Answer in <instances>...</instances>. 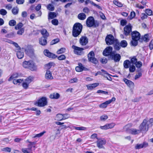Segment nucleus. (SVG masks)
Listing matches in <instances>:
<instances>
[{"label": "nucleus", "mask_w": 153, "mask_h": 153, "mask_svg": "<svg viewBox=\"0 0 153 153\" xmlns=\"http://www.w3.org/2000/svg\"><path fill=\"white\" fill-rule=\"evenodd\" d=\"M45 131H43V132L40 133L39 134H36L34 137H42L43 135V134L46 133Z\"/></svg>", "instance_id": "nucleus-54"}, {"label": "nucleus", "mask_w": 153, "mask_h": 153, "mask_svg": "<svg viewBox=\"0 0 153 153\" xmlns=\"http://www.w3.org/2000/svg\"><path fill=\"white\" fill-rule=\"evenodd\" d=\"M149 49L150 50H152L153 49V40H152L150 42L149 45Z\"/></svg>", "instance_id": "nucleus-64"}, {"label": "nucleus", "mask_w": 153, "mask_h": 153, "mask_svg": "<svg viewBox=\"0 0 153 153\" xmlns=\"http://www.w3.org/2000/svg\"><path fill=\"white\" fill-rule=\"evenodd\" d=\"M135 65L136 67L137 68H140L142 65V63L140 61H137Z\"/></svg>", "instance_id": "nucleus-59"}, {"label": "nucleus", "mask_w": 153, "mask_h": 153, "mask_svg": "<svg viewBox=\"0 0 153 153\" xmlns=\"http://www.w3.org/2000/svg\"><path fill=\"white\" fill-rule=\"evenodd\" d=\"M50 97L51 99H58L60 97V95L58 93H53L50 95Z\"/></svg>", "instance_id": "nucleus-26"}, {"label": "nucleus", "mask_w": 153, "mask_h": 153, "mask_svg": "<svg viewBox=\"0 0 153 153\" xmlns=\"http://www.w3.org/2000/svg\"><path fill=\"white\" fill-rule=\"evenodd\" d=\"M32 80L31 77L30 76H29L25 79V82H27L29 84L31 82Z\"/></svg>", "instance_id": "nucleus-61"}, {"label": "nucleus", "mask_w": 153, "mask_h": 153, "mask_svg": "<svg viewBox=\"0 0 153 153\" xmlns=\"http://www.w3.org/2000/svg\"><path fill=\"white\" fill-rule=\"evenodd\" d=\"M89 61L95 64H97L98 63V61L95 56L92 58H90L88 59Z\"/></svg>", "instance_id": "nucleus-31"}, {"label": "nucleus", "mask_w": 153, "mask_h": 153, "mask_svg": "<svg viewBox=\"0 0 153 153\" xmlns=\"http://www.w3.org/2000/svg\"><path fill=\"white\" fill-rule=\"evenodd\" d=\"M47 8L50 11H53L54 10V7L51 4H49L47 6Z\"/></svg>", "instance_id": "nucleus-55"}, {"label": "nucleus", "mask_w": 153, "mask_h": 153, "mask_svg": "<svg viewBox=\"0 0 153 153\" xmlns=\"http://www.w3.org/2000/svg\"><path fill=\"white\" fill-rule=\"evenodd\" d=\"M135 16V13L134 11H132L131 12L130 15L128 17V18L130 20L132 19Z\"/></svg>", "instance_id": "nucleus-47"}, {"label": "nucleus", "mask_w": 153, "mask_h": 153, "mask_svg": "<svg viewBox=\"0 0 153 153\" xmlns=\"http://www.w3.org/2000/svg\"><path fill=\"white\" fill-rule=\"evenodd\" d=\"M82 25L81 23L78 22L75 23L73 27V36L75 37L78 36L82 32Z\"/></svg>", "instance_id": "nucleus-2"}, {"label": "nucleus", "mask_w": 153, "mask_h": 153, "mask_svg": "<svg viewBox=\"0 0 153 153\" xmlns=\"http://www.w3.org/2000/svg\"><path fill=\"white\" fill-rule=\"evenodd\" d=\"M114 60L115 62H119L121 59V56L118 53H112L109 58Z\"/></svg>", "instance_id": "nucleus-11"}, {"label": "nucleus", "mask_w": 153, "mask_h": 153, "mask_svg": "<svg viewBox=\"0 0 153 153\" xmlns=\"http://www.w3.org/2000/svg\"><path fill=\"white\" fill-rule=\"evenodd\" d=\"M56 16V14L55 12H50L49 13L48 15V19H53Z\"/></svg>", "instance_id": "nucleus-29"}, {"label": "nucleus", "mask_w": 153, "mask_h": 153, "mask_svg": "<svg viewBox=\"0 0 153 153\" xmlns=\"http://www.w3.org/2000/svg\"><path fill=\"white\" fill-rule=\"evenodd\" d=\"M148 146V143L144 141L141 144L137 143L136 144L135 147V149H139L143 148H146Z\"/></svg>", "instance_id": "nucleus-13"}, {"label": "nucleus", "mask_w": 153, "mask_h": 153, "mask_svg": "<svg viewBox=\"0 0 153 153\" xmlns=\"http://www.w3.org/2000/svg\"><path fill=\"white\" fill-rule=\"evenodd\" d=\"M88 42V39L86 36H82L79 39V43L82 45H86Z\"/></svg>", "instance_id": "nucleus-19"}, {"label": "nucleus", "mask_w": 153, "mask_h": 153, "mask_svg": "<svg viewBox=\"0 0 153 153\" xmlns=\"http://www.w3.org/2000/svg\"><path fill=\"white\" fill-rule=\"evenodd\" d=\"M59 41V39L58 38L56 39L53 40L50 42L51 45H53L55 44Z\"/></svg>", "instance_id": "nucleus-48"}, {"label": "nucleus", "mask_w": 153, "mask_h": 153, "mask_svg": "<svg viewBox=\"0 0 153 153\" xmlns=\"http://www.w3.org/2000/svg\"><path fill=\"white\" fill-rule=\"evenodd\" d=\"M22 65L24 68L29 69L31 71L36 70V66L35 63L31 60L24 61Z\"/></svg>", "instance_id": "nucleus-4"}, {"label": "nucleus", "mask_w": 153, "mask_h": 153, "mask_svg": "<svg viewBox=\"0 0 153 153\" xmlns=\"http://www.w3.org/2000/svg\"><path fill=\"white\" fill-rule=\"evenodd\" d=\"M95 56V54L93 51H91L90 52L88 55V59L90 58H92Z\"/></svg>", "instance_id": "nucleus-49"}, {"label": "nucleus", "mask_w": 153, "mask_h": 153, "mask_svg": "<svg viewBox=\"0 0 153 153\" xmlns=\"http://www.w3.org/2000/svg\"><path fill=\"white\" fill-rule=\"evenodd\" d=\"M45 78L47 79H53L50 71L47 70L45 74Z\"/></svg>", "instance_id": "nucleus-22"}, {"label": "nucleus", "mask_w": 153, "mask_h": 153, "mask_svg": "<svg viewBox=\"0 0 153 153\" xmlns=\"http://www.w3.org/2000/svg\"><path fill=\"white\" fill-rule=\"evenodd\" d=\"M23 80L21 79H13V82L14 84H17V83H21L23 81Z\"/></svg>", "instance_id": "nucleus-44"}, {"label": "nucleus", "mask_w": 153, "mask_h": 153, "mask_svg": "<svg viewBox=\"0 0 153 153\" xmlns=\"http://www.w3.org/2000/svg\"><path fill=\"white\" fill-rule=\"evenodd\" d=\"M26 54L29 56L32 57L34 55V51L31 45H28L25 50Z\"/></svg>", "instance_id": "nucleus-6"}, {"label": "nucleus", "mask_w": 153, "mask_h": 153, "mask_svg": "<svg viewBox=\"0 0 153 153\" xmlns=\"http://www.w3.org/2000/svg\"><path fill=\"white\" fill-rule=\"evenodd\" d=\"M65 51V49L64 48H62L58 50L56 53L57 54H60L64 53Z\"/></svg>", "instance_id": "nucleus-50"}, {"label": "nucleus", "mask_w": 153, "mask_h": 153, "mask_svg": "<svg viewBox=\"0 0 153 153\" xmlns=\"http://www.w3.org/2000/svg\"><path fill=\"white\" fill-rule=\"evenodd\" d=\"M127 125L125 126L124 128V129H126V131H128V132L130 133L131 134H136L140 133L141 131L140 130H140H137L135 129L131 128L128 130V129H127Z\"/></svg>", "instance_id": "nucleus-16"}, {"label": "nucleus", "mask_w": 153, "mask_h": 153, "mask_svg": "<svg viewBox=\"0 0 153 153\" xmlns=\"http://www.w3.org/2000/svg\"><path fill=\"white\" fill-rule=\"evenodd\" d=\"M113 48L111 46H108L103 51V54L105 56H109V58L110 57V55L112 52Z\"/></svg>", "instance_id": "nucleus-9"}, {"label": "nucleus", "mask_w": 153, "mask_h": 153, "mask_svg": "<svg viewBox=\"0 0 153 153\" xmlns=\"http://www.w3.org/2000/svg\"><path fill=\"white\" fill-rule=\"evenodd\" d=\"M131 64L129 60H126L123 62V65L124 68L127 69L131 65Z\"/></svg>", "instance_id": "nucleus-23"}, {"label": "nucleus", "mask_w": 153, "mask_h": 153, "mask_svg": "<svg viewBox=\"0 0 153 153\" xmlns=\"http://www.w3.org/2000/svg\"><path fill=\"white\" fill-rule=\"evenodd\" d=\"M9 41L8 42L10 43L11 44H13V45L16 48H18L20 50L21 49V48L20 46L18 45V44L16 43L15 42L12 41L10 40H9Z\"/></svg>", "instance_id": "nucleus-39"}, {"label": "nucleus", "mask_w": 153, "mask_h": 153, "mask_svg": "<svg viewBox=\"0 0 153 153\" xmlns=\"http://www.w3.org/2000/svg\"><path fill=\"white\" fill-rule=\"evenodd\" d=\"M131 34L132 39L139 40L140 37V33L136 30L132 32Z\"/></svg>", "instance_id": "nucleus-17"}, {"label": "nucleus", "mask_w": 153, "mask_h": 153, "mask_svg": "<svg viewBox=\"0 0 153 153\" xmlns=\"http://www.w3.org/2000/svg\"><path fill=\"white\" fill-rule=\"evenodd\" d=\"M99 85L98 83H95L90 85L88 86V88L89 90H92L97 87Z\"/></svg>", "instance_id": "nucleus-25"}, {"label": "nucleus", "mask_w": 153, "mask_h": 153, "mask_svg": "<svg viewBox=\"0 0 153 153\" xmlns=\"http://www.w3.org/2000/svg\"><path fill=\"white\" fill-rule=\"evenodd\" d=\"M101 71L104 72V74H103V73L100 71H98L96 73L95 76H96L98 75H100L102 76H105L104 75V74L108 75L109 76L110 75V74L108 73H107L106 71L105 70L103 69H102L101 70Z\"/></svg>", "instance_id": "nucleus-28"}, {"label": "nucleus", "mask_w": 153, "mask_h": 153, "mask_svg": "<svg viewBox=\"0 0 153 153\" xmlns=\"http://www.w3.org/2000/svg\"><path fill=\"white\" fill-rule=\"evenodd\" d=\"M29 85L27 82H25L22 83V86L25 89H27L29 86Z\"/></svg>", "instance_id": "nucleus-62"}, {"label": "nucleus", "mask_w": 153, "mask_h": 153, "mask_svg": "<svg viewBox=\"0 0 153 153\" xmlns=\"http://www.w3.org/2000/svg\"><path fill=\"white\" fill-rule=\"evenodd\" d=\"M123 81L129 87L133 88L134 87V83L131 81L128 80L126 78H124L123 79Z\"/></svg>", "instance_id": "nucleus-20"}, {"label": "nucleus", "mask_w": 153, "mask_h": 153, "mask_svg": "<svg viewBox=\"0 0 153 153\" xmlns=\"http://www.w3.org/2000/svg\"><path fill=\"white\" fill-rule=\"evenodd\" d=\"M25 29L24 28H22L17 31V33L18 34L22 35L24 32Z\"/></svg>", "instance_id": "nucleus-60"}, {"label": "nucleus", "mask_w": 153, "mask_h": 153, "mask_svg": "<svg viewBox=\"0 0 153 153\" xmlns=\"http://www.w3.org/2000/svg\"><path fill=\"white\" fill-rule=\"evenodd\" d=\"M132 26L130 24L125 26L124 28V34L126 36L130 35L132 32Z\"/></svg>", "instance_id": "nucleus-7"}, {"label": "nucleus", "mask_w": 153, "mask_h": 153, "mask_svg": "<svg viewBox=\"0 0 153 153\" xmlns=\"http://www.w3.org/2000/svg\"><path fill=\"white\" fill-rule=\"evenodd\" d=\"M142 39L146 42H147L149 41V35L148 34H146L143 36L142 37Z\"/></svg>", "instance_id": "nucleus-33"}, {"label": "nucleus", "mask_w": 153, "mask_h": 153, "mask_svg": "<svg viewBox=\"0 0 153 153\" xmlns=\"http://www.w3.org/2000/svg\"><path fill=\"white\" fill-rule=\"evenodd\" d=\"M105 41L108 45H111L114 42V36L111 34L108 35L106 37Z\"/></svg>", "instance_id": "nucleus-8"}, {"label": "nucleus", "mask_w": 153, "mask_h": 153, "mask_svg": "<svg viewBox=\"0 0 153 153\" xmlns=\"http://www.w3.org/2000/svg\"><path fill=\"white\" fill-rule=\"evenodd\" d=\"M77 17L80 20H84L86 19V15L83 13H81L78 15Z\"/></svg>", "instance_id": "nucleus-27"}, {"label": "nucleus", "mask_w": 153, "mask_h": 153, "mask_svg": "<svg viewBox=\"0 0 153 153\" xmlns=\"http://www.w3.org/2000/svg\"><path fill=\"white\" fill-rule=\"evenodd\" d=\"M22 151L24 153H32V151L28 150V148L22 149Z\"/></svg>", "instance_id": "nucleus-53"}, {"label": "nucleus", "mask_w": 153, "mask_h": 153, "mask_svg": "<svg viewBox=\"0 0 153 153\" xmlns=\"http://www.w3.org/2000/svg\"><path fill=\"white\" fill-rule=\"evenodd\" d=\"M121 47L123 48L126 47L128 45L127 43L126 40H123L121 41L120 44Z\"/></svg>", "instance_id": "nucleus-37"}, {"label": "nucleus", "mask_w": 153, "mask_h": 153, "mask_svg": "<svg viewBox=\"0 0 153 153\" xmlns=\"http://www.w3.org/2000/svg\"><path fill=\"white\" fill-rule=\"evenodd\" d=\"M86 23L87 26L88 27H96L99 25V22L97 20L95 21L94 18L92 16L89 17L87 18Z\"/></svg>", "instance_id": "nucleus-3"}, {"label": "nucleus", "mask_w": 153, "mask_h": 153, "mask_svg": "<svg viewBox=\"0 0 153 153\" xmlns=\"http://www.w3.org/2000/svg\"><path fill=\"white\" fill-rule=\"evenodd\" d=\"M44 53L45 55L49 58L53 59L56 58L57 57L56 55L50 52L49 50L47 49L45 50L44 51Z\"/></svg>", "instance_id": "nucleus-15"}, {"label": "nucleus", "mask_w": 153, "mask_h": 153, "mask_svg": "<svg viewBox=\"0 0 153 153\" xmlns=\"http://www.w3.org/2000/svg\"><path fill=\"white\" fill-rule=\"evenodd\" d=\"M47 38L45 36H42L39 39V44L45 46L47 44Z\"/></svg>", "instance_id": "nucleus-21"}, {"label": "nucleus", "mask_w": 153, "mask_h": 153, "mask_svg": "<svg viewBox=\"0 0 153 153\" xmlns=\"http://www.w3.org/2000/svg\"><path fill=\"white\" fill-rule=\"evenodd\" d=\"M106 141L104 139L101 138L98 139L97 141V146L100 149L103 147V145L106 143Z\"/></svg>", "instance_id": "nucleus-14"}, {"label": "nucleus", "mask_w": 153, "mask_h": 153, "mask_svg": "<svg viewBox=\"0 0 153 153\" xmlns=\"http://www.w3.org/2000/svg\"><path fill=\"white\" fill-rule=\"evenodd\" d=\"M16 55L18 58L19 59H22L24 57V53L20 51H18Z\"/></svg>", "instance_id": "nucleus-34"}, {"label": "nucleus", "mask_w": 153, "mask_h": 153, "mask_svg": "<svg viewBox=\"0 0 153 153\" xmlns=\"http://www.w3.org/2000/svg\"><path fill=\"white\" fill-rule=\"evenodd\" d=\"M63 116L62 114H57L56 116V120L58 121H61L63 120Z\"/></svg>", "instance_id": "nucleus-41"}, {"label": "nucleus", "mask_w": 153, "mask_h": 153, "mask_svg": "<svg viewBox=\"0 0 153 153\" xmlns=\"http://www.w3.org/2000/svg\"><path fill=\"white\" fill-rule=\"evenodd\" d=\"M78 66L75 68L76 71L77 72H80L83 71H88V69L85 67L81 63H79L78 64Z\"/></svg>", "instance_id": "nucleus-18"}, {"label": "nucleus", "mask_w": 153, "mask_h": 153, "mask_svg": "<svg viewBox=\"0 0 153 153\" xmlns=\"http://www.w3.org/2000/svg\"><path fill=\"white\" fill-rule=\"evenodd\" d=\"M115 97H113L111 98V99L101 104L100 105V107L102 108H106L107 107L108 105L111 103L112 102L115 101Z\"/></svg>", "instance_id": "nucleus-12"}, {"label": "nucleus", "mask_w": 153, "mask_h": 153, "mask_svg": "<svg viewBox=\"0 0 153 153\" xmlns=\"http://www.w3.org/2000/svg\"><path fill=\"white\" fill-rule=\"evenodd\" d=\"M138 39H132V40L131 41L130 44L131 46H136L138 44Z\"/></svg>", "instance_id": "nucleus-30"}, {"label": "nucleus", "mask_w": 153, "mask_h": 153, "mask_svg": "<svg viewBox=\"0 0 153 153\" xmlns=\"http://www.w3.org/2000/svg\"><path fill=\"white\" fill-rule=\"evenodd\" d=\"M51 23L54 25H57L58 24V21L57 19H54L51 21Z\"/></svg>", "instance_id": "nucleus-58"}, {"label": "nucleus", "mask_w": 153, "mask_h": 153, "mask_svg": "<svg viewBox=\"0 0 153 153\" xmlns=\"http://www.w3.org/2000/svg\"><path fill=\"white\" fill-rule=\"evenodd\" d=\"M7 13V11L3 9H1L0 10V14L3 16L5 15Z\"/></svg>", "instance_id": "nucleus-51"}, {"label": "nucleus", "mask_w": 153, "mask_h": 153, "mask_svg": "<svg viewBox=\"0 0 153 153\" xmlns=\"http://www.w3.org/2000/svg\"><path fill=\"white\" fill-rule=\"evenodd\" d=\"M72 47L74 49V52L76 54L81 55L83 53L82 51L84 50V48L78 47L74 45H72Z\"/></svg>", "instance_id": "nucleus-10"}, {"label": "nucleus", "mask_w": 153, "mask_h": 153, "mask_svg": "<svg viewBox=\"0 0 153 153\" xmlns=\"http://www.w3.org/2000/svg\"><path fill=\"white\" fill-rule=\"evenodd\" d=\"M136 70V68L134 65H131L129 67V71L130 72H134Z\"/></svg>", "instance_id": "nucleus-42"}, {"label": "nucleus", "mask_w": 153, "mask_h": 153, "mask_svg": "<svg viewBox=\"0 0 153 153\" xmlns=\"http://www.w3.org/2000/svg\"><path fill=\"white\" fill-rule=\"evenodd\" d=\"M19 9L17 7H14L12 10V13L14 15H17L19 12Z\"/></svg>", "instance_id": "nucleus-38"}, {"label": "nucleus", "mask_w": 153, "mask_h": 153, "mask_svg": "<svg viewBox=\"0 0 153 153\" xmlns=\"http://www.w3.org/2000/svg\"><path fill=\"white\" fill-rule=\"evenodd\" d=\"M58 59L60 60H62L65 59L66 56L65 55L62 54L57 57Z\"/></svg>", "instance_id": "nucleus-57"}, {"label": "nucleus", "mask_w": 153, "mask_h": 153, "mask_svg": "<svg viewBox=\"0 0 153 153\" xmlns=\"http://www.w3.org/2000/svg\"><path fill=\"white\" fill-rule=\"evenodd\" d=\"M9 24L11 26H14L16 24V21L13 19L11 20L9 22Z\"/></svg>", "instance_id": "nucleus-45"}, {"label": "nucleus", "mask_w": 153, "mask_h": 153, "mask_svg": "<svg viewBox=\"0 0 153 153\" xmlns=\"http://www.w3.org/2000/svg\"><path fill=\"white\" fill-rule=\"evenodd\" d=\"M127 21L126 19H122L120 21L121 25L122 26H124L127 24Z\"/></svg>", "instance_id": "nucleus-63"}, {"label": "nucleus", "mask_w": 153, "mask_h": 153, "mask_svg": "<svg viewBox=\"0 0 153 153\" xmlns=\"http://www.w3.org/2000/svg\"><path fill=\"white\" fill-rule=\"evenodd\" d=\"M41 33L43 36H45L47 37L49 36V34L47 30L45 29H42L41 30Z\"/></svg>", "instance_id": "nucleus-24"}, {"label": "nucleus", "mask_w": 153, "mask_h": 153, "mask_svg": "<svg viewBox=\"0 0 153 153\" xmlns=\"http://www.w3.org/2000/svg\"><path fill=\"white\" fill-rule=\"evenodd\" d=\"M107 59L105 57H103L100 59V61L101 63L105 64L107 62Z\"/></svg>", "instance_id": "nucleus-52"}, {"label": "nucleus", "mask_w": 153, "mask_h": 153, "mask_svg": "<svg viewBox=\"0 0 153 153\" xmlns=\"http://www.w3.org/2000/svg\"><path fill=\"white\" fill-rule=\"evenodd\" d=\"M120 47L121 46L119 43L118 42H117L114 45V48L117 51H119L120 49Z\"/></svg>", "instance_id": "nucleus-36"}, {"label": "nucleus", "mask_w": 153, "mask_h": 153, "mask_svg": "<svg viewBox=\"0 0 153 153\" xmlns=\"http://www.w3.org/2000/svg\"><path fill=\"white\" fill-rule=\"evenodd\" d=\"M23 26V24L22 22H19L15 26V28L16 30L20 29Z\"/></svg>", "instance_id": "nucleus-46"}, {"label": "nucleus", "mask_w": 153, "mask_h": 153, "mask_svg": "<svg viewBox=\"0 0 153 153\" xmlns=\"http://www.w3.org/2000/svg\"><path fill=\"white\" fill-rule=\"evenodd\" d=\"M113 3L115 5L120 7H122L123 5L122 3L118 1L114 0L113 1Z\"/></svg>", "instance_id": "nucleus-40"}, {"label": "nucleus", "mask_w": 153, "mask_h": 153, "mask_svg": "<svg viewBox=\"0 0 153 153\" xmlns=\"http://www.w3.org/2000/svg\"><path fill=\"white\" fill-rule=\"evenodd\" d=\"M137 59L136 56H134L130 60V62L132 65H135L137 62Z\"/></svg>", "instance_id": "nucleus-35"}, {"label": "nucleus", "mask_w": 153, "mask_h": 153, "mask_svg": "<svg viewBox=\"0 0 153 153\" xmlns=\"http://www.w3.org/2000/svg\"><path fill=\"white\" fill-rule=\"evenodd\" d=\"M19 74L17 73H13L8 79V81H11L12 79L18 77Z\"/></svg>", "instance_id": "nucleus-32"}, {"label": "nucleus", "mask_w": 153, "mask_h": 153, "mask_svg": "<svg viewBox=\"0 0 153 153\" xmlns=\"http://www.w3.org/2000/svg\"><path fill=\"white\" fill-rule=\"evenodd\" d=\"M153 125V118H151L149 120L147 119H144L139 126L141 131H147L149 127Z\"/></svg>", "instance_id": "nucleus-1"}, {"label": "nucleus", "mask_w": 153, "mask_h": 153, "mask_svg": "<svg viewBox=\"0 0 153 153\" xmlns=\"http://www.w3.org/2000/svg\"><path fill=\"white\" fill-rule=\"evenodd\" d=\"M48 102L47 98L45 97H43L35 102L34 104L39 107H43L47 105Z\"/></svg>", "instance_id": "nucleus-5"}, {"label": "nucleus", "mask_w": 153, "mask_h": 153, "mask_svg": "<svg viewBox=\"0 0 153 153\" xmlns=\"http://www.w3.org/2000/svg\"><path fill=\"white\" fill-rule=\"evenodd\" d=\"M145 12L149 16H151L153 14L152 10L149 9H146V10Z\"/></svg>", "instance_id": "nucleus-56"}, {"label": "nucleus", "mask_w": 153, "mask_h": 153, "mask_svg": "<svg viewBox=\"0 0 153 153\" xmlns=\"http://www.w3.org/2000/svg\"><path fill=\"white\" fill-rule=\"evenodd\" d=\"M15 36V34L14 32H11L9 34L6 35L5 37L7 38H11Z\"/></svg>", "instance_id": "nucleus-43"}]
</instances>
